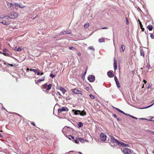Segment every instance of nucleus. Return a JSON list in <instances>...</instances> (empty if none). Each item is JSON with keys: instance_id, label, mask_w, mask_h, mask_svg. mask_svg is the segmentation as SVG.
Wrapping results in <instances>:
<instances>
[{"instance_id": "obj_32", "label": "nucleus", "mask_w": 154, "mask_h": 154, "mask_svg": "<svg viewBox=\"0 0 154 154\" xmlns=\"http://www.w3.org/2000/svg\"><path fill=\"white\" fill-rule=\"evenodd\" d=\"M78 140L81 142H83L84 141V140L81 137L79 138Z\"/></svg>"}, {"instance_id": "obj_21", "label": "nucleus", "mask_w": 154, "mask_h": 154, "mask_svg": "<svg viewBox=\"0 0 154 154\" xmlns=\"http://www.w3.org/2000/svg\"><path fill=\"white\" fill-rule=\"evenodd\" d=\"M121 49H122V52H123L125 50V47L124 45H122L121 46Z\"/></svg>"}, {"instance_id": "obj_42", "label": "nucleus", "mask_w": 154, "mask_h": 154, "mask_svg": "<svg viewBox=\"0 0 154 154\" xmlns=\"http://www.w3.org/2000/svg\"><path fill=\"white\" fill-rule=\"evenodd\" d=\"M41 80V82L42 81H43L45 80V77H42L41 78V79H39Z\"/></svg>"}, {"instance_id": "obj_48", "label": "nucleus", "mask_w": 154, "mask_h": 154, "mask_svg": "<svg viewBox=\"0 0 154 154\" xmlns=\"http://www.w3.org/2000/svg\"><path fill=\"white\" fill-rule=\"evenodd\" d=\"M7 65L8 66H11V67H12L13 66V64H8Z\"/></svg>"}, {"instance_id": "obj_19", "label": "nucleus", "mask_w": 154, "mask_h": 154, "mask_svg": "<svg viewBox=\"0 0 154 154\" xmlns=\"http://www.w3.org/2000/svg\"><path fill=\"white\" fill-rule=\"evenodd\" d=\"M19 6V4L18 3H13V8L16 9L17 8V6Z\"/></svg>"}, {"instance_id": "obj_35", "label": "nucleus", "mask_w": 154, "mask_h": 154, "mask_svg": "<svg viewBox=\"0 0 154 154\" xmlns=\"http://www.w3.org/2000/svg\"><path fill=\"white\" fill-rule=\"evenodd\" d=\"M50 76L52 78H53L54 77H55V75L52 74H51L50 75Z\"/></svg>"}, {"instance_id": "obj_61", "label": "nucleus", "mask_w": 154, "mask_h": 154, "mask_svg": "<svg viewBox=\"0 0 154 154\" xmlns=\"http://www.w3.org/2000/svg\"><path fill=\"white\" fill-rule=\"evenodd\" d=\"M78 153L79 154H82V153L80 152H78Z\"/></svg>"}, {"instance_id": "obj_31", "label": "nucleus", "mask_w": 154, "mask_h": 154, "mask_svg": "<svg viewBox=\"0 0 154 154\" xmlns=\"http://www.w3.org/2000/svg\"><path fill=\"white\" fill-rule=\"evenodd\" d=\"M35 83H36V84H38L39 82H41V80H39V79L38 80H35Z\"/></svg>"}, {"instance_id": "obj_13", "label": "nucleus", "mask_w": 154, "mask_h": 154, "mask_svg": "<svg viewBox=\"0 0 154 154\" xmlns=\"http://www.w3.org/2000/svg\"><path fill=\"white\" fill-rule=\"evenodd\" d=\"M0 22L2 23L3 24L7 25L9 24V23L8 21H7L5 20H3L1 22V20H0Z\"/></svg>"}, {"instance_id": "obj_23", "label": "nucleus", "mask_w": 154, "mask_h": 154, "mask_svg": "<svg viewBox=\"0 0 154 154\" xmlns=\"http://www.w3.org/2000/svg\"><path fill=\"white\" fill-rule=\"evenodd\" d=\"M78 125L79 127V128H81V127H82L83 126V125L82 122H79V124Z\"/></svg>"}, {"instance_id": "obj_45", "label": "nucleus", "mask_w": 154, "mask_h": 154, "mask_svg": "<svg viewBox=\"0 0 154 154\" xmlns=\"http://www.w3.org/2000/svg\"><path fill=\"white\" fill-rule=\"evenodd\" d=\"M113 108L115 109H116V110L118 111L119 112L120 111V110H121L120 109H118V108H116V107H113Z\"/></svg>"}, {"instance_id": "obj_55", "label": "nucleus", "mask_w": 154, "mask_h": 154, "mask_svg": "<svg viewBox=\"0 0 154 154\" xmlns=\"http://www.w3.org/2000/svg\"><path fill=\"white\" fill-rule=\"evenodd\" d=\"M108 29L107 27H103L101 28L102 29Z\"/></svg>"}, {"instance_id": "obj_58", "label": "nucleus", "mask_w": 154, "mask_h": 154, "mask_svg": "<svg viewBox=\"0 0 154 154\" xmlns=\"http://www.w3.org/2000/svg\"><path fill=\"white\" fill-rule=\"evenodd\" d=\"M4 17H0V19H2L3 20L4 19Z\"/></svg>"}, {"instance_id": "obj_27", "label": "nucleus", "mask_w": 154, "mask_h": 154, "mask_svg": "<svg viewBox=\"0 0 154 154\" xmlns=\"http://www.w3.org/2000/svg\"><path fill=\"white\" fill-rule=\"evenodd\" d=\"M140 54L141 55H142L143 57H144V51L143 50H140Z\"/></svg>"}, {"instance_id": "obj_52", "label": "nucleus", "mask_w": 154, "mask_h": 154, "mask_svg": "<svg viewBox=\"0 0 154 154\" xmlns=\"http://www.w3.org/2000/svg\"><path fill=\"white\" fill-rule=\"evenodd\" d=\"M36 73L37 74V75H40V72L39 71H37V73Z\"/></svg>"}, {"instance_id": "obj_14", "label": "nucleus", "mask_w": 154, "mask_h": 154, "mask_svg": "<svg viewBox=\"0 0 154 154\" xmlns=\"http://www.w3.org/2000/svg\"><path fill=\"white\" fill-rule=\"evenodd\" d=\"M138 21L139 22V24H140V28L142 29V30L143 31L144 30V29L143 28V26L141 22L139 20H138Z\"/></svg>"}, {"instance_id": "obj_64", "label": "nucleus", "mask_w": 154, "mask_h": 154, "mask_svg": "<svg viewBox=\"0 0 154 154\" xmlns=\"http://www.w3.org/2000/svg\"><path fill=\"white\" fill-rule=\"evenodd\" d=\"M0 137L1 138L2 137V135L1 134H0Z\"/></svg>"}, {"instance_id": "obj_29", "label": "nucleus", "mask_w": 154, "mask_h": 154, "mask_svg": "<svg viewBox=\"0 0 154 154\" xmlns=\"http://www.w3.org/2000/svg\"><path fill=\"white\" fill-rule=\"evenodd\" d=\"M18 7L20 8H23L24 7H25V6H23L21 4H19Z\"/></svg>"}, {"instance_id": "obj_43", "label": "nucleus", "mask_w": 154, "mask_h": 154, "mask_svg": "<svg viewBox=\"0 0 154 154\" xmlns=\"http://www.w3.org/2000/svg\"><path fill=\"white\" fill-rule=\"evenodd\" d=\"M31 124L33 126H35V123L34 122H30Z\"/></svg>"}, {"instance_id": "obj_5", "label": "nucleus", "mask_w": 154, "mask_h": 154, "mask_svg": "<svg viewBox=\"0 0 154 154\" xmlns=\"http://www.w3.org/2000/svg\"><path fill=\"white\" fill-rule=\"evenodd\" d=\"M69 109L66 107H63L62 108L59 109L58 110V111L59 113H61L63 111H68Z\"/></svg>"}, {"instance_id": "obj_38", "label": "nucleus", "mask_w": 154, "mask_h": 154, "mask_svg": "<svg viewBox=\"0 0 154 154\" xmlns=\"http://www.w3.org/2000/svg\"><path fill=\"white\" fill-rule=\"evenodd\" d=\"M150 37L151 38H152V39L154 38V35H153L152 34H151Z\"/></svg>"}, {"instance_id": "obj_40", "label": "nucleus", "mask_w": 154, "mask_h": 154, "mask_svg": "<svg viewBox=\"0 0 154 154\" xmlns=\"http://www.w3.org/2000/svg\"><path fill=\"white\" fill-rule=\"evenodd\" d=\"M74 142L75 143L77 144H78L79 143V142L76 139L74 140Z\"/></svg>"}, {"instance_id": "obj_4", "label": "nucleus", "mask_w": 154, "mask_h": 154, "mask_svg": "<svg viewBox=\"0 0 154 154\" xmlns=\"http://www.w3.org/2000/svg\"><path fill=\"white\" fill-rule=\"evenodd\" d=\"M51 86L52 85L51 84H50L48 85L47 83H45L43 85V88L47 90H48L50 89L51 88Z\"/></svg>"}, {"instance_id": "obj_50", "label": "nucleus", "mask_w": 154, "mask_h": 154, "mask_svg": "<svg viewBox=\"0 0 154 154\" xmlns=\"http://www.w3.org/2000/svg\"><path fill=\"white\" fill-rule=\"evenodd\" d=\"M113 116L115 118H117V116H116V115L115 114H113Z\"/></svg>"}, {"instance_id": "obj_56", "label": "nucleus", "mask_w": 154, "mask_h": 154, "mask_svg": "<svg viewBox=\"0 0 154 154\" xmlns=\"http://www.w3.org/2000/svg\"><path fill=\"white\" fill-rule=\"evenodd\" d=\"M57 94H58V95H59V96H61V94H60V93L59 92H58H58H57Z\"/></svg>"}, {"instance_id": "obj_1", "label": "nucleus", "mask_w": 154, "mask_h": 154, "mask_svg": "<svg viewBox=\"0 0 154 154\" xmlns=\"http://www.w3.org/2000/svg\"><path fill=\"white\" fill-rule=\"evenodd\" d=\"M110 141H111L110 144L111 146H114L113 145L114 143H116V144L118 145L119 146L128 147L129 146V145L128 144H125L122 142L119 141L112 136H110Z\"/></svg>"}, {"instance_id": "obj_36", "label": "nucleus", "mask_w": 154, "mask_h": 154, "mask_svg": "<svg viewBox=\"0 0 154 154\" xmlns=\"http://www.w3.org/2000/svg\"><path fill=\"white\" fill-rule=\"evenodd\" d=\"M68 128H69V127H67V126H65L63 128V130L64 131L65 130H66V129H67Z\"/></svg>"}, {"instance_id": "obj_12", "label": "nucleus", "mask_w": 154, "mask_h": 154, "mask_svg": "<svg viewBox=\"0 0 154 154\" xmlns=\"http://www.w3.org/2000/svg\"><path fill=\"white\" fill-rule=\"evenodd\" d=\"M107 75L110 78L113 77L114 75L110 71H109L108 72Z\"/></svg>"}, {"instance_id": "obj_10", "label": "nucleus", "mask_w": 154, "mask_h": 154, "mask_svg": "<svg viewBox=\"0 0 154 154\" xmlns=\"http://www.w3.org/2000/svg\"><path fill=\"white\" fill-rule=\"evenodd\" d=\"M95 77L93 75H91L88 78V79L90 82H93L95 80Z\"/></svg>"}, {"instance_id": "obj_30", "label": "nucleus", "mask_w": 154, "mask_h": 154, "mask_svg": "<svg viewBox=\"0 0 154 154\" xmlns=\"http://www.w3.org/2000/svg\"><path fill=\"white\" fill-rule=\"evenodd\" d=\"M89 96L92 99H94L95 98L94 96L92 94H90Z\"/></svg>"}, {"instance_id": "obj_57", "label": "nucleus", "mask_w": 154, "mask_h": 154, "mask_svg": "<svg viewBox=\"0 0 154 154\" xmlns=\"http://www.w3.org/2000/svg\"><path fill=\"white\" fill-rule=\"evenodd\" d=\"M85 75V74H82V78H83V77H84V78Z\"/></svg>"}, {"instance_id": "obj_34", "label": "nucleus", "mask_w": 154, "mask_h": 154, "mask_svg": "<svg viewBox=\"0 0 154 154\" xmlns=\"http://www.w3.org/2000/svg\"><path fill=\"white\" fill-rule=\"evenodd\" d=\"M154 104V103H153L151 105H149V106H147V107H145L144 108L146 109V108H149V107L151 106H152Z\"/></svg>"}, {"instance_id": "obj_44", "label": "nucleus", "mask_w": 154, "mask_h": 154, "mask_svg": "<svg viewBox=\"0 0 154 154\" xmlns=\"http://www.w3.org/2000/svg\"><path fill=\"white\" fill-rule=\"evenodd\" d=\"M113 108L115 109H116V110L118 111L119 112L120 111V110H121L120 109H118V108H116V107H113Z\"/></svg>"}, {"instance_id": "obj_8", "label": "nucleus", "mask_w": 154, "mask_h": 154, "mask_svg": "<svg viewBox=\"0 0 154 154\" xmlns=\"http://www.w3.org/2000/svg\"><path fill=\"white\" fill-rule=\"evenodd\" d=\"M3 52H2V54H3L4 55L8 56L9 55V54L7 53L8 52V50L7 49L5 48L3 49L2 50Z\"/></svg>"}, {"instance_id": "obj_20", "label": "nucleus", "mask_w": 154, "mask_h": 154, "mask_svg": "<svg viewBox=\"0 0 154 154\" xmlns=\"http://www.w3.org/2000/svg\"><path fill=\"white\" fill-rule=\"evenodd\" d=\"M147 28L149 31H151L152 30L153 27L152 25H148L147 26Z\"/></svg>"}, {"instance_id": "obj_41", "label": "nucleus", "mask_w": 154, "mask_h": 154, "mask_svg": "<svg viewBox=\"0 0 154 154\" xmlns=\"http://www.w3.org/2000/svg\"><path fill=\"white\" fill-rule=\"evenodd\" d=\"M114 79H115V81H116V82H117V81H118V79L116 77V76H115Z\"/></svg>"}, {"instance_id": "obj_33", "label": "nucleus", "mask_w": 154, "mask_h": 154, "mask_svg": "<svg viewBox=\"0 0 154 154\" xmlns=\"http://www.w3.org/2000/svg\"><path fill=\"white\" fill-rule=\"evenodd\" d=\"M125 19L126 21L127 24L128 25L129 24V22L128 20V18L127 17H125Z\"/></svg>"}, {"instance_id": "obj_39", "label": "nucleus", "mask_w": 154, "mask_h": 154, "mask_svg": "<svg viewBox=\"0 0 154 154\" xmlns=\"http://www.w3.org/2000/svg\"><path fill=\"white\" fill-rule=\"evenodd\" d=\"M130 116L131 117V118L134 119H137V118L136 117H135L134 116H131V115H130Z\"/></svg>"}, {"instance_id": "obj_25", "label": "nucleus", "mask_w": 154, "mask_h": 154, "mask_svg": "<svg viewBox=\"0 0 154 154\" xmlns=\"http://www.w3.org/2000/svg\"><path fill=\"white\" fill-rule=\"evenodd\" d=\"M104 39L103 38H100L99 40V42H104Z\"/></svg>"}, {"instance_id": "obj_2", "label": "nucleus", "mask_w": 154, "mask_h": 154, "mask_svg": "<svg viewBox=\"0 0 154 154\" xmlns=\"http://www.w3.org/2000/svg\"><path fill=\"white\" fill-rule=\"evenodd\" d=\"M18 14L17 13L11 12L9 15V17L10 19H15L18 17Z\"/></svg>"}, {"instance_id": "obj_53", "label": "nucleus", "mask_w": 154, "mask_h": 154, "mask_svg": "<svg viewBox=\"0 0 154 154\" xmlns=\"http://www.w3.org/2000/svg\"><path fill=\"white\" fill-rule=\"evenodd\" d=\"M146 68H148V69H149L150 68V66L149 65H147L146 66Z\"/></svg>"}, {"instance_id": "obj_7", "label": "nucleus", "mask_w": 154, "mask_h": 154, "mask_svg": "<svg viewBox=\"0 0 154 154\" xmlns=\"http://www.w3.org/2000/svg\"><path fill=\"white\" fill-rule=\"evenodd\" d=\"M100 139L103 141H105L106 140V136L104 134L101 133L100 135Z\"/></svg>"}, {"instance_id": "obj_16", "label": "nucleus", "mask_w": 154, "mask_h": 154, "mask_svg": "<svg viewBox=\"0 0 154 154\" xmlns=\"http://www.w3.org/2000/svg\"><path fill=\"white\" fill-rule=\"evenodd\" d=\"M7 5L9 8L12 7L13 8V3H11L10 2H7Z\"/></svg>"}, {"instance_id": "obj_24", "label": "nucleus", "mask_w": 154, "mask_h": 154, "mask_svg": "<svg viewBox=\"0 0 154 154\" xmlns=\"http://www.w3.org/2000/svg\"><path fill=\"white\" fill-rule=\"evenodd\" d=\"M88 49L89 50H92L94 51L95 50L94 48L92 46L88 47Z\"/></svg>"}, {"instance_id": "obj_49", "label": "nucleus", "mask_w": 154, "mask_h": 154, "mask_svg": "<svg viewBox=\"0 0 154 154\" xmlns=\"http://www.w3.org/2000/svg\"><path fill=\"white\" fill-rule=\"evenodd\" d=\"M85 89L87 91H88L89 90V87H86Z\"/></svg>"}, {"instance_id": "obj_3", "label": "nucleus", "mask_w": 154, "mask_h": 154, "mask_svg": "<svg viewBox=\"0 0 154 154\" xmlns=\"http://www.w3.org/2000/svg\"><path fill=\"white\" fill-rule=\"evenodd\" d=\"M122 151L124 154H131V150L128 148H124Z\"/></svg>"}, {"instance_id": "obj_17", "label": "nucleus", "mask_w": 154, "mask_h": 154, "mask_svg": "<svg viewBox=\"0 0 154 154\" xmlns=\"http://www.w3.org/2000/svg\"><path fill=\"white\" fill-rule=\"evenodd\" d=\"M73 111H74V114L75 115H77L79 114V113L80 112V111L79 110H73Z\"/></svg>"}, {"instance_id": "obj_11", "label": "nucleus", "mask_w": 154, "mask_h": 154, "mask_svg": "<svg viewBox=\"0 0 154 154\" xmlns=\"http://www.w3.org/2000/svg\"><path fill=\"white\" fill-rule=\"evenodd\" d=\"M114 69L115 70L117 68V61L116 60H114Z\"/></svg>"}, {"instance_id": "obj_62", "label": "nucleus", "mask_w": 154, "mask_h": 154, "mask_svg": "<svg viewBox=\"0 0 154 154\" xmlns=\"http://www.w3.org/2000/svg\"><path fill=\"white\" fill-rule=\"evenodd\" d=\"M122 112L123 113H122V114H125V115H127L126 114H125L124 112L123 111Z\"/></svg>"}, {"instance_id": "obj_9", "label": "nucleus", "mask_w": 154, "mask_h": 154, "mask_svg": "<svg viewBox=\"0 0 154 154\" xmlns=\"http://www.w3.org/2000/svg\"><path fill=\"white\" fill-rule=\"evenodd\" d=\"M57 89L60 90L63 94H64L66 92V90L65 89L60 86H57Z\"/></svg>"}, {"instance_id": "obj_15", "label": "nucleus", "mask_w": 154, "mask_h": 154, "mask_svg": "<svg viewBox=\"0 0 154 154\" xmlns=\"http://www.w3.org/2000/svg\"><path fill=\"white\" fill-rule=\"evenodd\" d=\"M79 114L81 116H83L84 115H86V113L85 111L83 110L81 112L80 111V112L79 113Z\"/></svg>"}, {"instance_id": "obj_6", "label": "nucleus", "mask_w": 154, "mask_h": 154, "mask_svg": "<svg viewBox=\"0 0 154 154\" xmlns=\"http://www.w3.org/2000/svg\"><path fill=\"white\" fill-rule=\"evenodd\" d=\"M72 91L75 94H80L82 95V92L81 91L76 88H74L72 90Z\"/></svg>"}, {"instance_id": "obj_59", "label": "nucleus", "mask_w": 154, "mask_h": 154, "mask_svg": "<svg viewBox=\"0 0 154 154\" xmlns=\"http://www.w3.org/2000/svg\"><path fill=\"white\" fill-rule=\"evenodd\" d=\"M29 70H30V69L29 68H27L26 69V72H28V71H29Z\"/></svg>"}, {"instance_id": "obj_47", "label": "nucleus", "mask_w": 154, "mask_h": 154, "mask_svg": "<svg viewBox=\"0 0 154 154\" xmlns=\"http://www.w3.org/2000/svg\"><path fill=\"white\" fill-rule=\"evenodd\" d=\"M69 48L70 50H72L74 49V48L73 47H69Z\"/></svg>"}, {"instance_id": "obj_60", "label": "nucleus", "mask_w": 154, "mask_h": 154, "mask_svg": "<svg viewBox=\"0 0 154 154\" xmlns=\"http://www.w3.org/2000/svg\"><path fill=\"white\" fill-rule=\"evenodd\" d=\"M70 136L71 137L72 139H74V137L73 136H72L71 135H70Z\"/></svg>"}, {"instance_id": "obj_63", "label": "nucleus", "mask_w": 154, "mask_h": 154, "mask_svg": "<svg viewBox=\"0 0 154 154\" xmlns=\"http://www.w3.org/2000/svg\"><path fill=\"white\" fill-rule=\"evenodd\" d=\"M43 74H44V73L43 72H41L40 73V75H43Z\"/></svg>"}, {"instance_id": "obj_26", "label": "nucleus", "mask_w": 154, "mask_h": 154, "mask_svg": "<svg viewBox=\"0 0 154 154\" xmlns=\"http://www.w3.org/2000/svg\"><path fill=\"white\" fill-rule=\"evenodd\" d=\"M116 84L117 87L118 88H120V84H119V81H117V82H116Z\"/></svg>"}, {"instance_id": "obj_46", "label": "nucleus", "mask_w": 154, "mask_h": 154, "mask_svg": "<svg viewBox=\"0 0 154 154\" xmlns=\"http://www.w3.org/2000/svg\"><path fill=\"white\" fill-rule=\"evenodd\" d=\"M2 110L4 109L5 110H6V111H7V112L8 111L7 110H6V109L3 106H2Z\"/></svg>"}, {"instance_id": "obj_37", "label": "nucleus", "mask_w": 154, "mask_h": 154, "mask_svg": "<svg viewBox=\"0 0 154 154\" xmlns=\"http://www.w3.org/2000/svg\"><path fill=\"white\" fill-rule=\"evenodd\" d=\"M151 84H149L148 85L147 88H151Z\"/></svg>"}, {"instance_id": "obj_51", "label": "nucleus", "mask_w": 154, "mask_h": 154, "mask_svg": "<svg viewBox=\"0 0 154 154\" xmlns=\"http://www.w3.org/2000/svg\"><path fill=\"white\" fill-rule=\"evenodd\" d=\"M117 119L119 120V121H122V119L120 118H118Z\"/></svg>"}, {"instance_id": "obj_28", "label": "nucleus", "mask_w": 154, "mask_h": 154, "mask_svg": "<svg viewBox=\"0 0 154 154\" xmlns=\"http://www.w3.org/2000/svg\"><path fill=\"white\" fill-rule=\"evenodd\" d=\"M89 24L88 23H86L84 25V27L85 28H87L89 26Z\"/></svg>"}, {"instance_id": "obj_54", "label": "nucleus", "mask_w": 154, "mask_h": 154, "mask_svg": "<svg viewBox=\"0 0 154 154\" xmlns=\"http://www.w3.org/2000/svg\"><path fill=\"white\" fill-rule=\"evenodd\" d=\"M143 82L144 83V84H146V83L147 82L146 80H143Z\"/></svg>"}, {"instance_id": "obj_22", "label": "nucleus", "mask_w": 154, "mask_h": 154, "mask_svg": "<svg viewBox=\"0 0 154 154\" xmlns=\"http://www.w3.org/2000/svg\"><path fill=\"white\" fill-rule=\"evenodd\" d=\"M30 71H33L35 73H37V70H36L35 69H30Z\"/></svg>"}, {"instance_id": "obj_18", "label": "nucleus", "mask_w": 154, "mask_h": 154, "mask_svg": "<svg viewBox=\"0 0 154 154\" xmlns=\"http://www.w3.org/2000/svg\"><path fill=\"white\" fill-rule=\"evenodd\" d=\"M23 49V48H21L20 47H19L17 48H16V50L17 51H21Z\"/></svg>"}]
</instances>
